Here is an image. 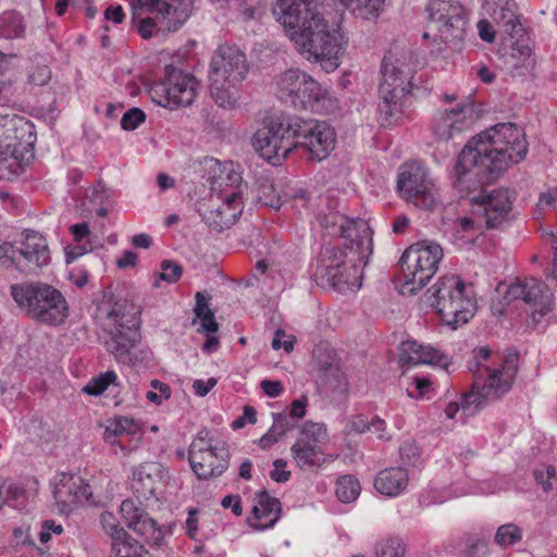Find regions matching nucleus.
Segmentation results:
<instances>
[{
  "mask_svg": "<svg viewBox=\"0 0 557 557\" xmlns=\"http://www.w3.org/2000/svg\"><path fill=\"white\" fill-rule=\"evenodd\" d=\"M472 199L486 228H502L507 223L512 203L508 189H495Z\"/></svg>",
  "mask_w": 557,
  "mask_h": 557,
  "instance_id": "obj_21",
  "label": "nucleus"
},
{
  "mask_svg": "<svg viewBox=\"0 0 557 557\" xmlns=\"http://www.w3.org/2000/svg\"><path fill=\"white\" fill-rule=\"evenodd\" d=\"M406 52L388 51L381 64L377 122L382 127L397 125L405 113L406 96L412 88L413 67Z\"/></svg>",
  "mask_w": 557,
  "mask_h": 557,
  "instance_id": "obj_5",
  "label": "nucleus"
},
{
  "mask_svg": "<svg viewBox=\"0 0 557 557\" xmlns=\"http://www.w3.org/2000/svg\"><path fill=\"white\" fill-rule=\"evenodd\" d=\"M263 393L269 397H277L283 393V386L280 381L263 380L260 383Z\"/></svg>",
  "mask_w": 557,
  "mask_h": 557,
  "instance_id": "obj_60",
  "label": "nucleus"
},
{
  "mask_svg": "<svg viewBox=\"0 0 557 557\" xmlns=\"http://www.w3.org/2000/svg\"><path fill=\"white\" fill-rule=\"evenodd\" d=\"M195 0H136L133 21L145 39L158 32H176L189 17Z\"/></svg>",
  "mask_w": 557,
  "mask_h": 557,
  "instance_id": "obj_9",
  "label": "nucleus"
},
{
  "mask_svg": "<svg viewBox=\"0 0 557 557\" xmlns=\"http://www.w3.org/2000/svg\"><path fill=\"white\" fill-rule=\"evenodd\" d=\"M397 189L401 198L425 210L437 202V190L430 177L429 170L422 163L413 161L400 166Z\"/></svg>",
  "mask_w": 557,
  "mask_h": 557,
  "instance_id": "obj_16",
  "label": "nucleus"
},
{
  "mask_svg": "<svg viewBox=\"0 0 557 557\" xmlns=\"http://www.w3.org/2000/svg\"><path fill=\"white\" fill-rule=\"evenodd\" d=\"M479 36L483 41L493 42L495 39V30L492 24L485 20L478 23Z\"/></svg>",
  "mask_w": 557,
  "mask_h": 557,
  "instance_id": "obj_63",
  "label": "nucleus"
},
{
  "mask_svg": "<svg viewBox=\"0 0 557 557\" xmlns=\"http://www.w3.org/2000/svg\"><path fill=\"white\" fill-rule=\"evenodd\" d=\"M111 557H149V553L144 545L129 536L124 529H115L112 533Z\"/></svg>",
  "mask_w": 557,
  "mask_h": 557,
  "instance_id": "obj_32",
  "label": "nucleus"
},
{
  "mask_svg": "<svg viewBox=\"0 0 557 557\" xmlns=\"http://www.w3.org/2000/svg\"><path fill=\"white\" fill-rule=\"evenodd\" d=\"M358 256L338 246L324 247L314 272L318 284L339 293L361 287L362 270Z\"/></svg>",
  "mask_w": 557,
  "mask_h": 557,
  "instance_id": "obj_10",
  "label": "nucleus"
},
{
  "mask_svg": "<svg viewBox=\"0 0 557 557\" xmlns=\"http://www.w3.org/2000/svg\"><path fill=\"white\" fill-rule=\"evenodd\" d=\"M386 422L379 417H373L370 419L369 430L368 432H372L376 435L377 438L383 441H389L391 435L385 432Z\"/></svg>",
  "mask_w": 557,
  "mask_h": 557,
  "instance_id": "obj_53",
  "label": "nucleus"
},
{
  "mask_svg": "<svg viewBox=\"0 0 557 557\" xmlns=\"http://www.w3.org/2000/svg\"><path fill=\"white\" fill-rule=\"evenodd\" d=\"M370 419L364 414H355L351 417L348 428L349 432L366 433L369 430Z\"/></svg>",
  "mask_w": 557,
  "mask_h": 557,
  "instance_id": "obj_55",
  "label": "nucleus"
},
{
  "mask_svg": "<svg viewBox=\"0 0 557 557\" xmlns=\"http://www.w3.org/2000/svg\"><path fill=\"white\" fill-rule=\"evenodd\" d=\"M133 420L127 417H120L114 419L104 430L103 438L109 444H114L116 437L123 434H131Z\"/></svg>",
  "mask_w": 557,
  "mask_h": 557,
  "instance_id": "obj_41",
  "label": "nucleus"
},
{
  "mask_svg": "<svg viewBox=\"0 0 557 557\" xmlns=\"http://www.w3.org/2000/svg\"><path fill=\"white\" fill-rule=\"evenodd\" d=\"M297 148L304 149L311 161L321 162L333 151L336 134L324 121L297 117Z\"/></svg>",
  "mask_w": 557,
  "mask_h": 557,
  "instance_id": "obj_18",
  "label": "nucleus"
},
{
  "mask_svg": "<svg viewBox=\"0 0 557 557\" xmlns=\"http://www.w3.org/2000/svg\"><path fill=\"white\" fill-rule=\"evenodd\" d=\"M521 539L522 531L518 525L513 523L500 525L495 534V543L500 547L515 545L516 543L520 542Z\"/></svg>",
  "mask_w": 557,
  "mask_h": 557,
  "instance_id": "obj_42",
  "label": "nucleus"
},
{
  "mask_svg": "<svg viewBox=\"0 0 557 557\" xmlns=\"http://www.w3.org/2000/svg\"><path fill=\"white\" fill-rule=\"evenodd\" d=\"M273 424L270 431L281 440L289 430L294 429L295 423L288 418L285 412H273Z\"/></svg>",
  "mask_w": 557,
  "mask_h": 557,
  "instance_id": "obj_47",
  "label": "nucleus"
},
{
  "mask_svg": "<svg viewBox=\"0 0 557 557\" xmlns=\"http://www.w3.org/2000/svg\"><path fill=\"white\" fill-rule=\"evenodd\" d=\"M223 508H231L235 516L243 513L242 499L239 495H227L221 503Z\"/></svg>",
  "mask_w": 557,
  "mask_h": 557,
  "instance_id": "obj_62",
  "label": "nucleus"
},
{
  "mask_svg": "<svg viewBox=\"0 0 557 557\" xmlns=\"http://www.w3.org/2000/svg\"><path fill=\"white\" fill-rule=\"evenodd\" d=\"M298 440H307L309 443L319 444L322 447V445L329 442L325 424L307 421L302 426L301 437Z\"/></svg>",
  "mask_w": 557,
  "mask_h": 557,
  "instance_id": "obj_39",
  "label": "nucleus"
},
{
  "mask_svg": "<svg viewBox=\"0 0 557 557\" xmlns=\"http://www.w3.org/2000/svg\"><path fill=\"white\" fill-rule=\"evenodd\" d=\"M324 0H277L272 8L275 20L308 59L320 61L325 71L338 67L342 53L339 34L324 20L318 8Z\"/></svg>",
  "mask_w": 557,
  "mask_h": 557,
  "instance_id": "obj_2",
  "label": "nucleus"
},
{
  "mask_svg": "<svg viewBox=\"0 0 557 557\" xmlns=\"http://www.w3.org/2000/svg\"><path fill=\"white\" fill-rule=\"evenodd\" d=\"M248 73L246 54L236 46L221 45L210 62V92L215 103L232 108L237 99V85Z\"/></svg>",
  "mask_w": 557,
  "mask_h": 557,
  "instance_id": "obj_7",
  "label": "nucleus"
},
{
  "mask_svg": "<svg viewBox=\"0 0 557 557\" xmlns=\"http://www.w3.org/2000/svg\"><path fill=\"white\" fill-rule=\"evenodd\" d=\"M134 532L148 540H159L160 531L157 529L156 521L144 511L129 527Z\"/></svg>",
  "mask_w": 557,
  "mask_h": 557,
  "instance_id": "obj_38",
  "label": "nucleus"
},
{
  "mask_svg": "<svg viewBox=\"0 0 557 557\" xmlns=\"http://www.w3.org/2000/svg\"><path fill=\"white\" fill-rule=\"evenodd\" d=\"M150 386L153 391L146 393V398L156 405H161L164 400H168L171 396V388L166 383L159 380H152Z\"/></svg>",
  "mask_w": 557,
  "mask_h": 557,
  "instance_id": "obj_46",
  "label": "nucleus"
},
{
  "mask_svg": "<svg viewBox=\"0 0 557 557\" xmlns=\"http://www.w3.org/2000/svg\"><path fill=\"white\" fill-rule=\"evenodd\" d=\"M199 81L173 65H166L164 77L154 83L149 90L153 102L171 110L190 106L200 90Z\"/></svg>",
  "mask_w": 557,
  "mask_h": 557,
  "instance_id": "obj_14",
  "label": "nucleus"
},
{
  "mask_svg": "<svg viewBox=\"0 0 557 557\" xmlns=\"http://www.w3.org/2000/svg\"><path fill=\"white\" fill-rule=\"evenodd\" d=\"M183 274V268L171 260H164L161 263L160 278L168 283L177 282Z\"/></svg>",
  "mask_w": 557,
  "mask_h": 557,
  "instance_id": "obj_48",
  "label": "nucleus"
},
{
  "mask_svg": "<svg viewBox=\"0 0 557 557\" xmlns=\"http://www.w3.org/2000/svg\"><path fill=\"white\" fill-rule=\"evenodd\" d=\"M25 34L23 16L16 12H4L0 15V37L21 38Z\"/></svg>",
  "mask_w": 557,
  "mask_h": 557,
  "instance_id": "obj_36",
  "label": "nucleus"
},
{
  "mask_svg": "<svg viewBox=\"0 0 557 557\" xmlns=\"http://www.w3.org/2000/svg\"><path fill=\"white\" fill-rule=\"evenodd\" d=\"M209 434L207 429L200 430L188 449L190 467L195 474L203 480L221 475L230 462L227 444L213 441Z\"/></svg>",
  "mask_w": 557,
  "mask_h": 557,
  "instance_id": "obj_15",
  "label": "nucleus"
},
{
  "mask_svg": "<svg viewBox=\"0 0 557 557\" xmlns=\"http://www.w3.org/2000/svg\"><path fill=\"white\" fill-rule=\"evenodd\" d=\"M475 119L473 103L458 104L451 110L438 111L432 120V131L440 140H448L471 127Z\"/></svg>",
  "mask_w": 557,
  "mask_h": 557,
  "instance_id": "obj_22",
  "label": "nucleus"
},
{
  "mask_svg": "<svg viewBox=\"0 0 557 557\" xmlns=\"http://www.w3.org/2000/svg\"><path fill=\"white\" fill-rule=\"evenodd\" d=\"M146 113L134 107L127 110L121 119V127L124 131H134L146 121Z\"/></svg>",
  "mask_w": 557,
  "mask_h": 557,
  "instance_id": "obj_45",
  "label": "nucleus"
},
{
  "mask_svg": "<svg viewBox=\"0 0 557 557\" xmlns=\"http://www.w3.org/2000/svg\"><path fill=\"white\" fill-rule=\"evenodd\" d=\"M408 480V473L405 468L392 467L379 472L374 481V487L379 493L393 497L406 490Z\"/></svg>",
  "mask_w": 557,
  "mask_h": 557,
  "instance_id": "obj_31",
  "label": "nucleus"
},
{
  "mask_svg": "<svg viewBox=\"0 0 557 557\" xmlns=\"http://www.w3.org/2000/svg\"><path fill=\"white\" fill-rule=\"evenodd\" d=\"M337 236L345 238L343 248L354 256H358L359 263H367L372 253V231L363 219H347L343 230Z\"/></svg>",
  "mask_w": 557,
  "mask_h": 557,
  "instance_id": "obj_24",
  "label": "nucleus"
},
{
  "mask_svg": "<svg viewBox=\"0 0 557 557\" xmlns=\"http://www.w3.org/2000/svg\"><path fill=\"white\" fill-rule=\"evenodd\" d=\"M399 363L401 367L420 363L446 367L448 361L444 354L432 346H423L416 341H406L399 346Z\"/></svg>",
  "mask_w": 557,
  "mask_h": 557,
  "instance_id": "obj_29",
  "label": "nucleus"
},
{
  "mask_svg": "<svg viewBox=\"0 0 557 557\" xmlns=\"http://www.w3.org/2000/svg\"><path fill=\"white\" fill-rule=\"evenodd\" d=\"M267 0H239V11L245 21L252 20L257 16L259 9Z\"/></svg>",
  "mask_w": 557,
  "mask_h": 557,
  "instance_id": "obj_50",
  "label": "nucleus"
},
{
  "mask_svg": "<svg viewBox=\"0 0 557 557\" xmlns=\"http://www.w3.org/2000/svg\"><path fill=\"white\" fill-rule=\"evenodd\" d=\"M244 203L238 191L226 195L216 207L201 213L202 221L214 232L221 233L230 228L243 213Z\"/></svg>",
  "mask_w": 557,
  "mask_h": 557,
  "instance_id": "obj_26",
  "label": "nucleus"
},
{
  "mask_svg": "<svg viewBox=\"0 0 557 557\" xmlns=\"http://www.w3.org/2000/svg\"><path fill=\"white\" fill-rule=\"evenodd\" d=\"M306 407H307V397L302 396L299 399H295L290 405L288 418L290 420L304 418L306 414Z\"/></svg>",
  "mask_w": 557,
  "mask_h": 557,
  "instance_id": "obj_59",
  "label": "nucleus"
},
{
  "mask_svg": "<svg viewBox=\"0 0 557 557\" xmlns=\"http://www.w3.org/2000/svg\"><path fill=\"white\" fill-rule=\"evenodd\" d=\"M298 116L271 115L252 137V146L268 162L280 164L294 149H297Z\"/></svg>",
  "mask_w": 557,
  "mask_h": 557,
  "instance_id": "obj_11",
  "label": "nucleus"
},
{
  "mask_svg": "<svg viewBox=\"0 0 557 557\" xmlns=\"http://www.w3.org/2000/svg\"><path fill=\"white\" fill-rule=\"evenodd\" d=\"M356 16L363 20H375L384 10L386 0H339Z\"/></svg>",
  "mask_w": 557,
  "mask_h": 557,
  "instance_id": "obj_35",
  "label": "nucleus"
},
{
  "mask_svg": "<svg viewBox=\"0 0 557 557\" xmlns=\"http://www.w3.org/2000/svg\"><path fill=\"white\" fill-rule=\"evenodd\" d=\"M443 258L438 244H414L400 257L399 264L404 275L403 294H417L434 276Z\"/></svg>",
  "mask_w": 557,
  "mask_h": 557,
  "instance_id": "obj_13",
  "label": "nucleus"
},
{
  "mask_svg": "<svg viewBox=\"0 0 557 557\" xmlns=\"http://www.w3.org/2000/svg\"><path fill=\"white\" fill-rule=\"evenodd\" d=\"M294 460L301 469H313L331 462L333 455H326L319 444H311L307 440H297L290 448Z\"/></svg>",
  "mask_w": 557,
  "mask_h": 557,
  "instance_id": "obj_30",
  "label": "nucleus"
},
{
  "mask_svg": "<svg viewBox=\"0 0 557 557\" xmlns=\"http://www.w3.org/2000/svg\"><path fill=\"white\" fill-rule=\"evenodd\" d=\"M556 475V470L553 466H546L545 469H536L534 478L539 484L542 485L545 492L552 490L550 479Z\"/></svg>",
  "mask_w": 557,
  "mask_h": 557,
  "instance_id": "obj_51",
  "label": "nucleus"
},
{
  "mask_svg": "<svg viewBox=\"0 0 557 557\" xmlns=\"http://www.w3.org/2000/svg\"><path fill=\"white\" fill-rule=\"evenodd\" d=\"M375 554L377 557H403L405 546L400 539L389 537L376 544Z\"/></svg>",
  "mask_w": 557,
  "mask_h": 557,
  "instance_id": "obj_43",
  "label": "nucleus"
},
{
  "mask_svg": "<svg viewBox=\"0 0 557 557\" xmlns=\"http://www.w3.org/2000/svg\"><path fill=\"white\" fill-rule=\"evenodd\" d=\"M281 513L280 499L272 497L267 490H262L256 493L252 517L248 519V523L257 531H264L276 524Z\"/></svg>",
  "mask_w": 557,
  "mask_h": 557,
  "instance_id": "obj_28",
  "label": "nucleus"
},
{
  "mask_svg": "<svg viewBox=\"0 0 557 557\" xmlns=\"http://www.w3.org/2000/svg\"><path fill=\"white\" fill-rule=\"evenodd\" d=\"M108 352L121 364L136 362L135 347L140 342L138 310L127 299L102 300L97 308Z\"/></svg>",
  "mask_w": 557,
  "mask_h": 557,
  "instance_id": "obj_4",
  "label": "nucleus"
},
{
  "mask_svg": "<svg viewBox=\"0 0 557 557\" xmlns=\"http://www.w3.org/2000/svg\"><path fill=\"white\" fill-rule=\"evenodd\" d=\"M90 496V485L79 475L69 473L58 475L53 487V497L62 511H70L75 504L84 499L88 500Z\"/></svg>",
  "mask_w": 557,
  "mask_h": 557,
  "instance_id": "obj_25",
  "label": "nucleus"
},
{
  "mask_svg": "<svg viewBox=\"0 0 557 557\" xmlns=\"http://www.w3.org/2000/svg\"><path fill=\"white\" fill-rule=\"evenodd\" d=\"M137 262V255L132 250H125L123 256L117 259L116 265L120 269H125L128 267H135Z\"/></svg>",
  "mask_w": 557,
  "mask_h": 557,
  "instance_id": "obj_64",
  "label": "nucleus"
},
{
  "mask_svg": "<svg viewBox=\"0 0 557 557\" xmlns=\"http://www.w3.org/2000/svg\"><path fill=\"white\" fill-rule=\"evenodd\" d=\"M277 84L280 97L296 109L320 111L336 107V99L329 90L302 71L288 70Z\"/></svg>",
  "mask_w": 557,
  "mask_h": 557,
  "instance_id": "obj_12",
  "label": "nucleus"
},
{
  "mask_svg": "<svg viewBox=\"0 0 557 557\" xmlns=\"http://www.w3.org/2000/svg\"><path fill=\"white\" fill-rule=\"evenodd\" d=\"M426 298L443 324L451 330H457L467 324L476 311L472 287L466 285L459 276L440 277L428 289Z\"/></svg>",
  "mask_w": 557,
  "mask_h": 557,
  "instance_id": "obj_6",
  "label": "nucleus"
},
{
  "mask_svg": "<svg viewBox=\"0 0 557 557\" xmlns=\"http://www.w3.org/2000/svg\"><path fill=\"white\" fill-rule=\"evenodd\" d=\"M359 481L350 474L342 475L336 481V496L342 503H351L360 494Z\"/></svg>",
  "mask_w": 557,
  "mask_h": 557,
  "instance_id": "obj_37",
  "label": "nucleus"
},
{
  "mask_svg": "<svg viewBox=\"0 0 557 557\" xmlns=\"http://www.w3.org/2000/svg\"><path fill=\"white\" fill-rule=\"evenodd\" d=\"M75 245L66 249V261L72 262L74 259L92 251L97 246L90 237V230L87 222L74 224L70 227Z\"/></svg>",
  "mask_w": 557,
  "mask_h": 557,
  "instance_id": "obj_33",
  "label": "nucleus"
},
{
  "mask_svg": "<svg viewBox=\"0 0 557 557\" xmlns=\"http://www.w3.org/2000/svg\"><path fill=\"white\" fill-rule=\"evenodd\" d=\"M458 225L461 231L469 232V231H480L482 226L484 225L482 219L480 218V214L475 211V216H462L458 219Z\"/></svg>",
  "mask_w": 557,
  "mask_h": 557,
  "instance_id": "obj_54",
  "label": "nucleus"
},
{
  "mask_svg": "<svg viewBox=\"0 0 557 557\" xmlns=\"http://www.w3.org/2000/svg\"><path fill=\"white\" fill-rule=\"evenodd\" d=\"M201 322V331L207 334H214L219 330V324L215 321L214 313L208 312L205 315L198 318Z\"/></svg>",
  "mask_w": 557,
  "mask_h": 557,
  "instance_id": "obj_61",
  "label": "nucleus"
},
{
  "mask_svg": "<svg viewBox=\"0 0 557 557\" xmlns=\"http://www.w3.org/2000/svg\"><path fill=\"white\" fill-rule=\"evenodd\" d=\"M26 127L28 132V139L26 141V146L22 147V144L17 145H8L4 150H0V180H10L11 176H16L23 169V163L28 158L25 157L23 150H26V153H29V158L34 156V141L36 139L35 134L33 133L34 125L26 121L23 122L22 128Z\"/></svg>",
  "mask_w": 557,
  "mask_h": 557,
  "instance_id": "obj_27",
  "label": "nucleus"
},
{
  "mask_svg": "<svg viewBox=\"0 0 557 557\" xmlns=\"http://www.w3.org/2000/svg\"><path fill=\"white\" fill-rule=\"evenodd\" d=\"M426 10L442 41L458 44L463 40L468 22L465 9L458 1L430 0Z\"/></svg>",
  "mask_w": 557,
  "mask_h": 557,
  "instance_id": "obj_17",
  "label": "nucleus"
},
{
  "mask_svg": "<svg viewBox=\"0 0 557 557\" xmlns=\"http://www.w3.org/2000/svg\"><path fill=\"white\" fill-rule=\"evenodd\" d=\"M168 472L158 462H144L133 469L132 490L138 498H157L164 486Z\"/></svg>",
  "mask_w": 557,
  "mask_h": 557,
  "instance_id": "obj_23",
  "label": "nucleus"
},
{
  "mask_svg": "<svg viewBox=\"0 0 557 557\" xmlns=\"http://www.w3.org/2000/svg\"><path fill=\"white\" fill-rule=\"evenodd\" d=\"M324 201V199H321ZM327 205V212L320 211L317 213V220L322 227H324L331 235H338L347 223L348 216L335 210L337 203L330 198H325Z\"/></svg>",
  "mask_w": 557,
  "mask_h": 557,
  "instance_id": "obj_34",
  "label": "nucleus"
},
{
  "mask_svg": "<svg viewBox=\"0 0 557 557\" xmlns=\"http://www.w3.org/2000/svg\"><path fill=\"white\" fill-rule=\"evenodd\" d=\"M116 380L117 375L114 371H107L91 379L89 383L84 386L83 392L94 396L101 395L109 385H117Z\"/></svg>",
  "mask_w": 557,
  "mask_h": 557,
  "instance_id": "obj_40",
  "label": "nucleus"
},
{
  "mask_svg": "<svg viewBox=\"0 0 557 557\" xmlns=\"http://www.w3.org/2000/svg\"><path fill=\"white\" fill-rule=\"evenodd\" d=\"M195 299H196V305L194 308V312H195L196 318L207 314V311L213 312L209 307L210 296L208 294L202 293V292H197L195 295Z\"/></svg>",
  "mask_w": 557,
  "mask_h": 557,
  "instance_id": "obj_56",
  "label": "nucleus"
},
{
  "mask_svg": "<svg viewBox=\"0 0 557 557\" xmlns=\"http://www.w3.org/2000/svg\"><path fill=\"white\" fill-rule=\"evenodd\" d=\"M120 511L125 523L129 527L145 510L139 508L134 500L125 499L120 506Z\"/></svg>",
  "mask_w": 557,
  "mask_h": 557,
  "instance_id": "obj_49",
  "label": "nucleus"
},
{
  "mask_svg": "<svg viewBox=\"0 0 557 557\" xmlns=\"http://www.w3.org/2000/svg\"><path fill=\"white\" fill-rule=\"evenodd\" d=\"M51 78V71L48 66H37L28 76L30 84L36 86L46 85Z\"/></svg>",
  "mask_w": 557,
  "mask_h": 557,
  "instance_id": "obj_52",
  "label": "nucleus"
},
{
  "mask_svg": "<svg viewBox=\"0 0 557 557\" xmlns=\"http://www.w3.org/2000/svg\"><path fill=\"white\" fill-rule=\"evenodd\" d=\"M505 299L507 302L521 299L525 304L532 305L534 307L532 315L535 319L536 314L544 317L550 311L553 294L544 282L535 277H529L509 285Z\"/></svg>",
  "mask_w": 557,
  "mask_h": 557,
  "instance_id": "obj_20",
  "label": "nucleus"
},
{
  "mask_svg": "<svg viewBox=\"0 0 557 557\" xmlns=\"http://www.w3.org/2000/svg\"><path fill=\"white\" fill-rule=\"evenodd\" d=\"M107 198L108 195L104 189V186L102 184H98L97 186L86 190L83 206L89 212H94V208L103 205Z\"/></svg>",
  "mask_w": 557,
  "mask_h": 557,
  "instance_id": "obj_44",
  "label": "nucleus"
},
{
  "mask_svg": "<svg viewBox=\"0 0 557 557\" xmlns=\"http://www.w3.org/2000/svg\"><path fill=\"white\" fill-rule=\"evenodd\" d=\"M10 292L17 307L38 322L59 325L69 314L64 296L49 284L41 282L13 284Z\"/></svg>",
  "mask_w": 557,
  "mask_h": 557,
  "instance_id": "obj_8",
  "label": "nucleus"
},
{
  "mask_svg": "<svg viewBox=\"0 0 557 557\" xmlns=\"http://www.w3.org/2000/svg\"><path fill=\"white\" fill-rule=\"evenodd\" d=\"M528 143L515 123H499L473 137L463 147L454 168V187L469 196L484 182L498 178L511 164L522 161Z\"/></svg>",
  "mask_w": 557,
  "mask_h": 557,
  "instance_id": "obj_1",
  "label": "nucleus"
},
{
  "mask_svg": "<svg viewBox=\"0 0 557 557\" xmlns=\"http://www.w3.org/2000/svg\"><path fill=\"white\" fill-rule=\"evenodd\" d=\"M468 368L473 375L472 389L462 396L460 404L449 403L445 407L448 419H454L459 410L473 416L509 393L519 369V352L507 349L499 356L488 347H479L473 350Z\"/></svg>",
  "mask_w": 557,
  "mask_h": 557,
  "instance_id": "obj_3",
  "label": "nucleus"
},
{
  "mask_svg": "<svg viewBox=\"0 0 557 557\" xmlns=\"http://www.w3.org/2000/svg\"><path fill=\"white\" fill-rule=\"evenodd\" d=\"M495 21L503 26L508 25L510 22L517 20V14L508 7H502L499 10L494 12Z\"/></svg>",
  "mask_w": 557,
  "mask_h": 557,
  "instance_id": "obj_58",
  "label": "nucleus"
},
{
  "mask_svg": "<svg viewBox=\"0 0 557 557\" xmlns=\"http://www.w3.org/2000/svg\"><path fill=\"white\" fill-rule=\"evenodd\" d=\"M13 250L10 255V264L21 271L34 272L49 261L47 240L34 231L27 232L18 245L13 244Z\"/></svg>",
  "mask_w": 557,
  "mask_h": 557,
  "instance_id": "obj_19",
  "label": "nucleus"
},
{
  "mask_svg": "<svg viewBox=\"0 0 557 557\" xmlns=\"http://www.w3.org/2000/svg\"><path fill=\"white\" fill-rule=\"evenodd\" d=\"M218 383L215 377H210L208 381L195 380L193 383L194 392L199 397H205Z\"/></svg>",
  "mask_w": 557,
  "mask_h": 557,
  "instance_id": "obj_57",
  "label": "nucleus"
}]
</instances>
